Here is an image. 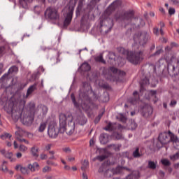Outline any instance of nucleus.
Segmentation results:
<instances>
[{
    "mask_svg": "<svg viewBox=\"0 0 179 179\" xmlns=\"http://www.w3.org/2000/svg\"><path fill=\"white\" fill-rule=\"evenodd\" d=\"M66 132L68 135H72L75 132V122L71 113L59 115V128L55 124H50L48 127V134L50 138L55 139L58 134Z\"/></svg>",
    "mask_w": 179,
    "mask_h": 179,
    "instance_id": "nucleus-1",
    "label": "nucleus"
},
{
    "mask_svg": "<svg viewBox=\"0 0 179 179\" xmlns=\"http://www.w3.org/2000/svg\"><path fill=\"white\" fill-rule=\"evenodd\" d=\"M92 96L96 99V95L93 90H92V86L89 83L85 82L83 83V87L80 90L78 102L76 101L74 94H71V99L76 108H79V110L82 108L85 111H89L90 107L93 105Z\"/></svg>",
    "mask_w": 179,
    "mask_h": 179,
    "instance_id": "nucleus-2",
    "label": "nucleus"
},
{
    "mask_svg": "<svg viewBox=\"0 0 179 179\" xmlns=\"http://www.w3.org/2000/svg\"><path fill=\"white\" fill-rule=\"evenodd\" d=\"M34 90H37V83L31 85L28 88L26 95L23 96L24 99L21 101L20 104L13 101L8 102V106L6 107L5 110L8 114H11V117L14 121H18L19 118L22 117V114H23V108H24V104H26V99H29V96H30Z\"/></svg>",
    "mask_w": 179,
    "mask_h": 179,
    "instance_id": "nucleus-3",
    "label": "nucleus"
},
{
    "mask_svg": "<svg viewBox=\"0 0 179 179\" xmlns=\"http://www.w3.org/2000/svg\"><path fill=\"white\" fill-rule=\"evenodd\" d=\"M121 5H122V1H121V0H115L105 10L100 21L101 33L107 34V33L111 31V29H113L114 24L113 23V20L110 17V15H111L115 9H118Z\"/></svg>",
    "mask_w": 179,
    "mask_h": 179,
    "instance_id": "nucleus-4",
    "label": "nucleus"
},
{
    "mask_svg": "<svg viewBox=\"0 0 179 179\" xmlns=\"http://www.w3.org/2000/svg\"><path fill=\"white\" fill-rule=\"evenodd\" d=\"M29 110L23 114L21 121L24 125H31L34 121V115H42L45 117L48 113V108L45 105L41 104L36 108V104L31 103L29 105Z\"/></svg>",
    "mask_w": 179,
    "mask_h": 179,
    "instance_id": "nucleus-5",
    "label": "nucleus"
},
{
    "mask_svg": "<svg viewBox=\"0 0 179 179\" xmlns=\"http://www.w3.org/2000/svg\"><path fill=\"white\" fill-rule=\"evenodd\" d=\"M120 54L125 55L129 62L134 65H138L143 61V52H132L125 50L124 48H120Z\"/></svg>",
    "mask_w": 179,
    "mask_h": 179,
    "instance_id": "nucleus-6",
    "label": "nucleus"
},
{
    "mask_svg": "<svg viewBox=\"0 0 179 179\" xmlns=\"http://www.w3.org/2000/svg\"><path fill=\"white\" fill-rule=\"evenodd\" d=\"M117 73H119V75H122V76H125V72L118 71V69L112 66L108 70V74L105 75V78L108 80H110V82H115V80H117Z\"/></svg>",
    "mask_w": 179,
    "mask_h": 179,
    "instance_id": "nucleus-7",
    "label": "nucleus"
},
{
    "mask_svg": "<svg viewBox=\"0 0 179 179\" xmlns=\"http://www.w3.org/2000/svg\"><path fill=\"white\" fill-rule=\"evenodd\" d=\"M40 169V165L38 163L35 162L33 164H29L27 167L22 166V165H16L15 170L21 171L22 174H30V171H36Z\"/></svg>",
    "mask_w": 179,
    "mask_h": 179,
    "instance_id": "nucleus-8",
    "label": "nucleus"
},
{
    "mask_svg": "<svg viewBox=\"0 0 179 179\" xmlns=\"http://www.w3.org/2000/svg\"><path fill=\"white\" fill-rule=\"evenodd\" d=\"M63 12V15L64 16V27H67L72 22V17L73 16V7H66Z\"/></svg>",
    "mask_w": 179,
    "mask_h": 179,
    "instance_id": "nucleus-9",
    "label": "nucleus"
},
{
    "mask_svg": "<svg viewBox=\"0 0 179 179\" xmlns=\"http://www.w3.org/2000/svg\"><path fill=\"white\" fill-rule=\"evenodd\" d=\"M148 38H149V34H148V33L144 31L142 33L136 34L134 36L133 40L136 44L143 45L144 44H146V42L148 41Z\"/></svg>",
    "mask_w": 179,
    "mask_h": 179,
    "instance_id": "nucleus-10",
    "label": "nucleus"
},
{
    "mask_svg": "<svg viewBox=\"0 0 179 179\" xmlns=\"http://www.w3.org/2000/svg\"><path fill=\"white\" fill-rule=\"evenodd\" d=\"M45 15L50 20H59V13H58V10L54 8H48L45 12Z\"/></svg>",
    "mask_w": 179,
    "mask_h": 179,
    "instance_id": "nucleus-11",
    "label": "nucleus"
},
{
    "mask_svg": "<svg viewBox=\"0 0 179 179\" xmlns=\"http://www.w3.org/2000/svg\"><path fill=\"white\" fill-rule=\"evenodd\" d=\"M171 135H174V134L171 133V131H169V132H163L160 133L158 136V141L162 145H166L169 143V142H171Z\"/></svg>",
    "mask_w": 179,
    "mask_h": 179,
    "instance_id": "nucleus-12",
    "label": "nucleus"
},
{
    "mask_svg": "<svg viewBox=\"0 0 179 179\" xmlns=\"http://www.w3.org/2000/svg\"><path fill=\"white\" fill-rule=\"evenodd\" d=\"M117 128H118V129H125V127H124L120 124L109 122V123H108L106 127L103 128V129L105 131H115V129H117Z\"/></svg>",
    "mask_w": 179,
    "mask_h": 179,
    "instance_id": "nucleus-13",
    "label": "nucleus"
},
{
    "mask_svg": "<svg viewBox=\"0 0 179 179\" xmlns=\"http://www.w3.org/2000/svg\"><path fill=\"white\" fill-rule=\"evenodd\" d=\"M135 17V12L130 10L127 12H125L122 15L123 20H127L128 22H132V19Z\"/></svg>",
    "mask_w": 179,
    "mask_h": 179,
    "instance_id": "nucleus-14",
    "label": "nucleus"
},
{
    "mask_svg": "<svg viewBox=\"0 0 179 179\" xmlns=\"http://www.w3.org/2000/svg\"><path fill=\"white\" fill-rule=\"evenodd\" d=\"M129 103H131V104H136V103H138V101H139V94H138V92L135 91L133 93V97L130 98L129 99Z\"/></svg>",
    "mask_w": 179,
    "mask_h": 179,
    "instance_id": "nucleus-15",
    "label": "nucleus"
},
{
    "mask_svg": "<svg viewBox=\"0 0 179 179\" xmlns=\"http://www.w3.org/2000/svg\"><path fill=\"white\" fill-rule=\"evenodd\" d=\"M171 142H173L175 149H179V140L177 136L171 135Z\"/></svg>",
    "mask_w": 179,
    "mask_h": 179,
    "instance_id": "nucleus-16",
    "label": "nucleus"
},
{
    "mask_svg": "<svg viewBox=\"0 0 179 179\" xmlns=\"http://www.w3.org/2000/svg\"><path fill=\"white\" fill-rule=\"evenodd\" d=\"M108 138H109V136L107 134H101L99 137L100 143L102 145H106V143H108Z\"/></svg>",
    "mask_w": 179,
    "mask_h": 179,
    "instance_id": "nucleus-17",
    "label": "nucleus"
},
{
    "mask_svg": "<svg viewBox=\"0 0 179 179\" xmlns=\"http://www.w3.org/2000/svg\"><path fill=\"white\" fill-rule=\"evenodd\" d=\"M24 135V131H23V129H22L20 127H17V131H15V136L17 141H19L20 139H22Z\"/></svg>",
    "mask_w": 179,
    "mask_h": 179,
    "instance_id": "nucleus-18",
    "label": "nucleus"
},
{
    "mask_svg": "<svg viewBox=\"0 0 179 179\" xmlns=\"http://www.w3.org/2000/svg\"><path fill=\"white\" fill-rule=\"evenodd\" d=\"M167 69L169 75H171L172 76H176V75H177V73H175L176 66H174L171 63L168 64Z\"/></svg>",
    "mask_w": 179,
    "mask_h": 179,
    "instance_id": "nucleus-19",
    "label": "nucleus"
},
{
    "mask_svg": "<svg viewBox=\"0 0 179 179\" xmlns=\"http://www.w3.org/2000/svg\"><path fill=\"white\" fill-rule=\"evenodd\" d=\"M47 128V122H41L38 131V132H44L45 131V129Z\"/></svg>",
    "mask_w": 179,
    "mask_h": 179,
    "instance_id": "nucleus-20",
    "label": "nucleus"
},
{
    "mask_svg": "<svg viewBox=\"0 0 179 179\" xmlns=\"http://www.w3.org/2000/svg\"><path fill=\"white\" fill-rule=\"evenodd\" d=\"M80 69L83 71V72H87L90 70V65L87 63H83L80 66Z\"/></svg>",
    "mask_w": 179,
    "mask_h": 179,
    "instance_id": "nucleus-21",
    "label": "nucleus"
},
{
    "mask_svg": "<svg viewBox=\"0 0 179 179\" xmlns=\"http://www.w3.org/2000/svg\"><path fill=\"white\" fill-rule=\"evenodd\" d=\"M120 148H121V145L120 144H110L108 145V149H113V150H115V152H118Z\"/></svg>",
    "mask_w": 179,
    "mask_h": 179,
    "instance_id": "nucleus-22",
    "label": "nucleus"
},
{
    "mask_svg": "<svg viewBox=\"0 0 179 179\" xmlns=\"http://www.w3.org/2000/svg\"><path fill=\"white\" fill-rule=\"evenodd\" d=\"M107 167V164H103L99 169V173H106V171H110Z\"/></svg>",
    "mask_w": 179,
    "mask_h": 179,
    "instance_id": "nucleus-23",
    "label": "nucleus"
},
{
    "mask_svg": "<svg viewBox=\"0 0 179 179\" xmlns=\"http://www.w3.org/2000/svg\"><path fill=\"white\" fill-rule=\"evenodd\" d=\"M31 152L34 157H38V148L36 146L32 147L31 149Z\"/></svg>",
    "mask_w": 179,
    "mask_h": 179,
    "instance_id": "nucleus-24",
    "label": "nucleus"
},
{
    "mask_svg": "<svg viewBox=\"0 0 179 179\" xmlns=\"http://www.w3.org/2000/svg\"><path fill=\"white\" fill-rule=\"evenodd\" d=\"M156 163L153 161H148V169L150 170H156Z\"/></svg>",
    "mask_w": 179,
    "mask_h": 179,
    "instance_id": "nucleus-25",
    "label": "nucleus"
},
{
    "mask_svg": "<svg viewBox=\"0 0 179 179\" xmlns=\"http://www.w3.org/2000/svg\"><path fill=\"white\" fill-rule=\"evenodd\" d=\"M164 29H166V24L163 22H159V32L161 36L164 35Z\"/></svg>",
    "mask_w": 179,
    "mask_h": 179,
    "instance_id": "nucleus-26",
    "label": "nucleus"
},
{
    "mask_svg": "<svg viewBox=\"0 0 179 179\" xmlns=\"http://www.w3.org/2000/svg\"><path fill=\"white\" fill-rule=\"evenodd\" d=\"M96 62H101V64H106V61L103 59V54L99 55V56L95 57L94 58Z\"/></svg>",
    "mask_w": 179,
    "mask_h": 179,
    "instance_id": "nucleus-27",
    "label": "nucleus"
},
{
    "mask_svg": "<svg viewBox=\"0 0 179 179\" xmlns=\"http://www.w3.org/2000/svg\"><path fill=\"white\" fill-rule=\"evenodd\" d=\"M83 1L85 0H80L78 2L77 11H76L77 15H79V13H80V10H82V8H83Z\"/></svg>",
    "mask_w": 179,
    "mask_h": 179,
    "instance_id": "nucleus-28",
    "label": "nucleus"
},
{
    "mask_svg": "<svg viewBox=\"0 0 179 179\" xmlns=\"http://www.w3.org/2000/svg\"><path fill=\"white\" fill-rule=\"evenodd\" d=\"M29 2H31V0H20V5L22 6V8H27V3Z\"/></svg>",
    "mask_w": 179,
    "mask_h": 179,
    "instance_id": "nucleus-29",
    "label": "nucleus"
},
{
    "mask_svg": "<svg viewBox=\"0 0 179 179\" xmlns=\"http://www.w3.org/2000/svg\"><path fill=\"white\" fill-rule=\"evenodd\" d=\"M142 155L139 152V148H136L135 151L133 152V157L138 159L141 157Z\"/></svg>",
    "mask_w": 179,
    "mask_h": 179,
    "instance_id": "nucleus-30",
    "label": "nucleus"
},
{
    "mask_svg": "<svg viewBox=\"0 0 179 179\" xmlns=\"http://www.w3.org/2000/svg\"><path fill=\"white\" fill-rule=\"evenodd\" d=\"M19 71V68L16 66H13L8 70V73H17Z\"/></svg>",
    "mask_w": 179,
    "mask_h": 179,
    "instance_id": "nucleus-31",
    "label": "nucleus"
},
{
    "mask_svg": "<svg viewBox=\"0 0 179 179\" xmlns=\"http://www.w3.org/2000/svg\"><path fill=\"white\" fill-rule=\"evenodd\" d=\"M78 122L80 124V125H85V124H86V117L84 116L78 117Z\"/></svg>",
    "mask_w": 179,
    "mask_h": 179,
    "instance_id": "nucleus-32",
    "label": "nucleus"
},
{
    "mask_svg": "<svg viewBox=\"0 0 179 179\" xmlns=\"http://www.w3.org/2000/svg\"><path fill=\"white\" fill-rule=\"evenodd\" d=\"M117 120H119V121H121V122H123V124L127 122V117H124V115L122 114L118 115L117 116Z\"/></svg>",
    "mask_w": 179,
    "mask_h": 179,
    "instance_id": "nucleus-33",
    "label": "nucleus"
},
{
    "mask_svg": "<svg viewBox=\"0 0 179 179\" xmlns=\"http://www.w3.org/2000/svg\"><path fill=\"white\" fill-rule=\"evenodd\" d=\"M161 162H162V164H163V166H165V167H169L171 164V162H170V161H169V159H162Z\"/></svg>",
    "mask_w": 179,
    "mask_h": 179,
    "instance_id": "nucleus-34",
    "label": "nucleus"
},
{
    "mask_svg": "<svg viewBox=\"0 0 179 179\" xmlns=\"http://www.w3.org/2000/svg\"><path fill=\"white\" fill-rule=\"evenodd\" d=\"M143 85H149V79L145 78L144 80H143V82L141 85V89H140L141 93H142V91L143 90Z\"/></svg>",
    "mask_w": 179,
    "mask_h": 179,
    "instance_id": "nucleus-35",
    "label": "nucleus"
},
{
    "mask_svg": "<svg viewBox=\"0 0 179 179\" xmlns=\"http://www.w3.org/2000/svg\"><path fill=\"white\" fill-rule=\"evenodd\" d=\"M6 157L9 159L10 162H15L16 159L13 158V153L12 152H7L6 154Z\"/></svg>",
    "mask_w": 179,
    "mask_h": 179,
    "instance_id": "nucleus-36",
    "label": "nucleus"
},
{
    "mask_svg": "<svg viewBox=\"0 0 179 179\" xmlns=\"http://www.w3.org/2000/svg\"><path fill=\"white\" fill-rule=\"evenodd\" d=\"M1 139H3V141H5V139H8V138L9 139H10V138H12V135H10L8 133H4L3 134L0 136Z\"/></svg>",
    "mask_w": 179,
    "mask_h": 179,
    "instance_id": "nucleus-37",
    "label": "nucleus"
},
{
    "mask_svg": "<svg viewBox=\"0 0 179 179\" xmlns=\"http://www.w3.org/2000/svg\"><path fill=\"white\" fill-rule=\"evenodd\" d=\"M87 167H89V162H87V160L85 159L84 160L83 166H81V170L83 171H85L86 169H87Z\"/></svg>",
    "mask_w": 179,
    "mask_h": 179,
    "instance_id": "nucleus-38",
    "label": "nucleus"
},
{
    "mask_svg": "<svg viewBox=\"0 0 179 179\" xmlns=\"http://www.w3.org/2000/svg\"><path fill=\"white\" fill-rule=\"evenodd\" d=\"M137 127L138 124H136V122H135V121H131L129 128V129L134 131V129H136Z\"/></svg>",
    "mask_w": 179,
    "mask_h": 179,
    "instance_id": "nucleus-39",
    "label": "nucleus"
},
{
    "mask_svg": "<svg viewBox=\"0 0 179 179\" xmlns=\"http://www.w3.org/2000/svg\"><path fill=\"white\" fill-rule=\"evenodd\" d=\"M19 150L20 152H22L23 153H24V152H27V147H26V145H20L19 147Z\"/></svg>",
    "mask_w": 179,
    "mask_h": 179,
    "instance_id": "nucleus-40",
    "label": "nucleus"
},
{
    "mask_svg": "<svg viewBox=\"0 0 179 179\" xmlns=\"http://www.w3.org/2000/svg\"><path fill=\"white\" fill-rule=\"evenodd\" d=\"M109 59H115V53L110 52L108 55Z\"/></svg>",
    "mask_w": 179,
    "mask_h": 179,
    "instance_id": "nucleus-41",
    "label": "nucleus"
},
{
    "mask_svg": "<svg viewBox=\"0 0 179 179\" xmlns=\"http://www.w3.org/2000/svg\"><path fill=\"white\" fill-rule=\"evenodd\" d=\"M97 160H99V162H103V160H106L107 159V157L106 155H99L96 157Z\"/></svg>",
    "mask_w": 179,
    "mask_h": 179,
    "instance_id": "nucleus-42",
    "label": "nucleus"
},
{
    "mask_svg": "<svg viewBox=\"0 0 179 179\" xmlns=\"http://www.w3.org/2000/svg\"><path fill=\"white\" fill-rule=\"evenodd\" d=\"M113 136H115V139H121L122 138V135L120 133H113Z\"/></svg>",
    "mask_w": 179,
    "mask_h": 179,
    "instance_id": "nucleus-43",
    "label": "nucleus"
},
{
    "mask_svg": "<svg viewBox=\"0 0 179 179\" xmlns=\"http://www.w3.org/2000/svg\"><path fill=\"white\" fill-rule=\"evenodd\" d=\"M169 13L171 16L172 15H174L176 13V9L174 8H169Z\"/></svg>",
    "mask_w": 179,
    "mask_h": 179,
    "instance_id": "nucleus-44",
    "label": "nucleus"
},
{
    "mask_svg": "<svg viewBox=\"0 0 179 179\" xmlns=\"http://www.w3.org/2000/svg\"><path fill=\"white\" fill-rule=\"evenodd\" d=\"M116 170H127V171H131V169L127 168V167H121V166H117L116 168Z\"/></svg>",
    "mask_w": 179,
    "mask_h": 179,
    "instance_id": "nucleus-45",
    "label": "nucleus"
},
{
    "mask_svg": "<svg viewBox=\"0 0 179 179\" xmlns=\"http://www.w3.org/2000/svg\"><path fill=\"white\" fill-rule=\"evenodd\" d=\"M51 170V168H50V166H46L43 169V173H48V171H50Z\"/></svg>",
    "mask_w": 179,
    "mask_h": 179,
    "instance_id": "nucleus-46",
    "label": "nucleus"
},
{
    "mask_svg": "<svg viewBox=\"0 0 179 179\" xmlns=\"http://www.w3.org/2000/svg\"><path fill=\"white\" fill-rule=\"evenodd\" d=\"M108 164H109V166H113V164H115V161H114L113 158H111L109 159V162H108Z\"/></svg>",
    "mask_w": 179,
    "mask_h": 179,
    "instance_id": "nucleus-47",
    "label": "nucleus"
},
{
    "mask_svg": "<svg viewBox=\"0 0 179 179\" xmlns=\"http://www.w3.org/2000/svg\"><path fill=\"white\" fill-rule=\"evenodd\" d=\"M149 94L150 97H152L153 99L154 97H156V91H150Z\"/></svg>",
    "mask_w": 179,
    "mask_h": 179,
    "instance_id": "nucleus-48",
    "label": "nucleus"
},
{
    "mask_svg": "<svg viewBox=\"0 0 179 179\" xmlns=\"http://www.w3.org/2000/svg\"><path fill=\"white\" fill-rule=\"evenodd\" d=\"M176 104H177V101L172 100V101H171L169 106H170V107H175Z\"/></svg>",
    "mask_w": 179,
    "mask_h": 179,
    "instance_id": "nucleus-49",
    "label": "nucleus"
},
{
    "mask_svg": "<svg viewBox=\"0 0 179 179\" xmlns=\"http://www.w3.org/2000/svg\"><path fill=\"white\" fill-rule=\"evenodd\" d=\"M171 1H172V3H173V5L179 6V0H171Z\"/></svg>",
    "mask_w": 179,
    "mask_h": 179,
    "instance_id": "nucleus-50",
    "label": "nucleus"
},
{
    "mask_svg": "<svg viewBox=\"0 0 179 179\" xmlns=\"http://www.w3.org/2000/svg\"><path fill=\"white\" fill-rule=\"evenodd\" d=\"M51 146H52V144H48L45 146V150H50Z\"/></svg>",
    "mask_w": 179,
    "mask_h": 179,
    "instance_id": "nucleus-51",
    "label": "nucleus"
},
{
    "mask_svg": "<svg viewBox=\"0 0 179 179\" xmlns=\"http://www.w3.org/2000/svg\"><path fill=\"white\" fill-rule=\"evenodd\" d=\"M19 142H24V143H26L27 145H29V141H27L26 139L24 138H20Z\"/></svg>",
    "mask_w": 179,
    "mask_h": 179,
    "instance_id": "nucleus-52",
    "label": "nucleus"
},
{
    "mask_svg": "<svg viewBox=\"0 0 179 179\" xmlns=\"http://www.w3.org/2000/svg\"><path fill=\"white\" fill-rule=\"evenodd\" d=\"M63 150L64 152H65L66 153H71V148H63Z\"/></svg>",
    "mask_w": 179,
    "mask_h": 179,
    "instance_id": "nucleus-53",
    "label": "nucleus"
},
{
    "mask_svg": "<svg viewBox=\"0 0 179 179\" xmlns=\"http://www.w3.org/2000/svg\"><path fill=\"white\" fill-rule=\"evenodd\" d=\"M41 159L42 160H45V159H47V155H45V154H41Z\"/></svg>",
    "mask_w": 179,
    "mask_h": 179,
    "instance_id": "nucleus-54",
    "label": "nucleus"
},
{
    "mask_svg": "<svg viewBox=\"0 0 179 179\" xmlns=\"http://www.w3.org/2000/svg\"><path fill=\"white\" fill-rule=\"evenodd\" d=\"M67 160L69 162H73V160H75V157H67Z\"/></svg>",
    "mask_w": 179,
    "mask_h": 179,
    "instance_id": "nucleus-55",
    "label": "nucleus"
},
{
    "mask_svg": "<svg viewBox=\"0 0 179 179\" xmlns=\"http://www.w3.org/2000/svg\"><path fill=\"white\" fill-rule=\"evenodd\" d=\"M159 41H161L162 43H167V39H166L165 38H159Z\"/></svg>",
    "mask_w": 179,
    "mask_h": 179,
    "instance_id": "nucleus-56",
    "label": "nucleus"
},
{
    "mask_svg": "<svg viewBox=\"0 0 179 179\" xmlns=\"http://www.w3.org/2000/svg\"><path fill=\"white\" fill-rule=\"evenodd\" d=\"M159 12H161L163 15H164L166 13L164 8H163L162 7L159 8Z\"/></svg>",
    "mask_w": 179,
    "mask_h": 179,
    "instance_id": "nucleus-57",
    "label": "nucleus"
},
{
    "mask_svg": "<svg viewBox=\"0 0 179 179\" xmlns=\"http://www.w3.org/2000/svg\"><path fill=\"white\" fill-rule=\"evenodd\" d=\"M5 51V47H0V54H2Z\"/></svg>",
    "mask_w": 179,
    "mask_h": 179,
    "instance_id": "nucleus-58",
    "label": "nucleus"
},
{
    "mask_svg": "<svg viewBox=\"0 0 179 179\" xmlns=\"http://www.w3.org/2000/svg\"><path fill=\"white\" fill-rule=\"evenodd\" d=\"M16 157H17V159H20V158L22 157V154H21V152H17V153L16 154Z\"/></svg>",
    "mask_w": 179,
    "mask_h": 179,
    "instance_id": "nucleus-59",
    "label": "nucleus"
},
{
    "mask_svg": "<svg viewBox=\"0 0 179 179\" xmlns=\"http://www.w3.org/2000/svg\"><path fill=\"white\" fill-rule=\"evenodd\" d=\"M159 176H160V177H161L162 178H163V177H164V172L160 171H159Z\"/></svg>",
    "mask_w": 179,
    "mask_h": 179,
    "instance_id": "nucleus-60",
    "label": "nucleus"
},
{
    "mask_svg": "<svg viewBox=\"0 0 179 179\" xmlns=\"http://www.w3.org/2000/svg\"><path fill=\"white\" fill-rule=\"evenodd\" d=\"M19 148V145H17V143L16 141H14V148L17 149Z\"/></svg>",
    "mask_w": 179,
    "mask_h": 179,
    "instance_id": "nucleus-61",
    "label": "nucleus"
},
{
    "mask_svg": "<svg viewBox=\"0 0 179 179\" xmlns=\"http://www.w3.org/2000/svg\"><path fill=\"white\" fill-rule=\"evenodd\" d=\"M83 179H87V175L85 172L83 173Z\"/></svg>",
    "mask_w": 179,
    "mask_h": 179,
    "instance_id": "nucleus-62",
    "label": "nucleus"
},
{
    "mask_svg": "<svg viewBox=\"0 0 179 179\" xmlns=\"http://www.w3.org/2000/svg\"><path fill=\"white\" fill-rule=\"evenodd\" d=\"M166 170L169 173H171V171H173V169H171V167H169V166H167Z\"/></svg>",
    "mask_w": 179,
    "mask_h": 179,
    "instance_id": "nucleus-63",
    "label": "nucleus"
},
{
    "mask_svg": "<svg viewBox=\"0 0 179 179\" xmlns=\"http://www.w3.org/2000/svg\"><path fill=\"white\" fill-rule=\"evenodd\" d=\"M175 169H179V163L174 164Z\"/></svg>",
    "mask_w": 179,
    "mask_h": 179,
    "instance_id": "nucleus-64",
    "label": "nucleus"
}]
</instances>
